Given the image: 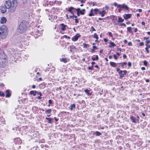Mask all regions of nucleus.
<instances>
[{"instance_id":"f257e3e1","label":"nucleus","mask_w":150,"mask_h":150,"mask_svg":"<svg viewBox=\"0 0 150 150\" xmlns=\"http://www.w3.org/2000/svg\"><path fill=\"white\" fill-rule=\"evenodd\" d=\"M18 0H13L12 2L6 1L5 4L6 7L9 9L10 12L13 13L16 9V8L18 4Z\"/></svg>"},{"instance_id":"f03ea898","label":"nucleus","mask_w":150,"mask_h":150,"mask_svg":"<svg viewBox=\"0 0 150 150\" xmlns=\"http://www.w3.org/2000/svg\"><path fill=\"white\" fill-rule=\"evenodd\" d=\"M27 25V23L25 21L22 22L19 26L18 31L21 33L25 32L26 28Z\"/></svg>"},{"instance_id":"7ed1b4c3","label":"nucleus","mask_w":150,"mask_h":150,"mask_svg":"<svg viewBox=\"0 0 150 150\" xmlns=\"http://www.w3.org/2000/svg\"><path fill=\"white\" fill-rule=\"evenodd\" d=\"M0 30L1 31L2 35L4 36V38L6 37L8 32L7 26L5 25H3L0 27Z\"/></svg>"},{"instance_id":"20e7f679","label":"nucleus","mask_w":150,"mask_h":150,"mask_svg":"<svg viewBox=\"0 0 150 150\" xmlns=\"http://www.w3.org/2000/svg\"><path fill=\"white\" fill-rule=\"evenodd\" d=\"M7 64V61L6 58H0V67H4Z\"/></svg>"},{"instance_id":"39448f33","label":"nucleus","mask_w":150,"mask_h":150,"mask_svg":"<svg viewBox=\"0 0 150 150\" xmlns=\"http://www.w3.org/2000/svg\"><path fill=\"white\" fill-rule=\"evenodd\" d=\"M127 71L126 70L124 71L120 70L118 72L120 78H123L125 75H126Z\"/></svg>"},{"instance_id":"423d86ee","label":"nucleus","mask_w":150,"mask_h":150,"mask_svg":"<svg viewBox=\"0 0 150 150\" xmlns=\"http://www.w3.org/2000/svg\"><path fill=\"white\" fill-rule=\"evenodd\" d=\"M38 93V95H40V96H42V93L40 92H38L36 91H32L30 92V93L33 94L34 96H35L36 93Z\"/></svg>"},{"instance_id":"0eeeda50","label":"nucleus","mask_w":150,"mask_h":150,"mask_svg":"<svg viewBox=\"0 0 150 150\" xmlns=\"http://www.w3.org/2000/svg\"><path fill=\"white\" fill-rule=\"evenodd\" d=\"M80 36V35L79 34H77L72 38V40L74 41H76L78 40Z\"/></svg>"},{"instance_id":"6e6552de","label":"nucleus","mask_w":150,"mask_h":150,"mask_svg":"<svg viewBox=\"0 0 150 150\" xmlns=\"http://www.w3.org/2000/svg\"><path fill=\"white\" fill-rule=\"evenodd\" d=\"M131 16L132 14H125L123 15V17L126 20L129 18L131 17Z\"/></svg>"},{"instance_id":"1a4fd4ad","label":"nucleus","mask_w":150,"mask_h":150,"mask_svg":"<svg viewBox=\"0 0 150 150\" xmlns=\"http://www.w3.org/2000/svg\"><path fill=\"white\" fill-rule=\"evenodd\" d=\"M106 13V12L105 10H103L102 11H99V14L102 17H104Z\"/></svg>"},{"instance_id":"9d476101","label":"nucleus","mask_w":150,"mask_h":150,"mask_svg":"<svg viewBox=\"0 0 150 150\" xmlns=\"http://www.w3.org/2000/svg\"><path fill=\"white\" fill-rule=\"evenodd\" d=\"M61 25L62 26V27L60 28L61 30L63 31L65 30L66 29V27L67 26L63 23H62L61 24Z\"/></svg>"},{"instance_id":"9b49d317","label":"nucleus","mask_w":150,"mask_h":150,"mask_svg":"<svg viewBox=\"0 0 150 150\" xmlns=\"http://www.w3.org/2000/svg\"><path fill=\"white\" fill-rule=\"evenodd\" d=\"M6 98H8L11 96V93L9 92V90H7L6 91Z\"/></svg>"},{"instance_id":"f8f14e48","label":"nucleus","mask_w":150,"mask_h":150,"mask_svg":"<svg viewBox=\"0 0 150 150\" xmlns=\"http://www.w3.org/2000/svg\"><path fill=\"white\" fill-rule=\"evenodd\" d=\"M6 21V19L5 17H2L1 19V22L2 23H5Z\"/></svg>"},{"instance_id":"ddd939ff","label":"nucleus","mask_w":150,"mask_h":150,"mask_svg":"<svg viewBox=\"0 0 150 150\" xmlns=\"http://www.w3.org/2000/svg\"><path fill=\"white\" fill-rule=\"evenodd\" d=\"M15 142L16 143L19 144L21 142V141L19 138H17L15 139Z\"/></svg>"},{"instance_id":"4468645a","label":"nucleus","mask_w":150,"mask_h":150,"mask_svg":"<svg viewBox=\"0 0 150 150\" xmlns=\"http://www.w3.org/2000/svg\"><path fill=\"white\" fill-rule=\"evenodd\" d=\"M70 52H74L75 49V46L73 45H72L70 46Z\"/></svg>"},{"instance_id":"2eb2a0df","label":"nucleus","mask_w":150,"mask_h":150,"mask_svg":"<svg viewBox=\"0 0 150 150\" xmlns=\"http://www.w3.org/2000/svg\"><path fill=\"white\" fill-rule=\"evenodd\" d=\"M110 65L112 67H115L117 66V64L116 63H115L111 62L110 63Z\"/></svg>"},{"instance_id":"dca6fc26","label":"nucleus","mask_w":150,"mask_h":150,"mask_svg":"<svg viewBox=\"0 0 150 150\" xmlns=\"http://www.w3.org/2000/svg\"><path fill=\"white\" fill-rule=\"evenodd\" d=\"M122 7L125 10H128L129 9V8L125 4H123L122 5Z\"/></svg>"},{"instance_id":"f3484780","label":"nucleus","mask_w":150,"mask_h":150,"mask_svg":"<svg viewBox=\"0 0 150 150\" xmlns=\"http://www.w3.org/2000/svg\"><path fill=\"white\" fill-rule=\"evenodd\" d=\"M110 45L109 46V47L110 48L111 47H114L116 45L114 43V42H110Z\"/></svg>"},{"instance_id":"a211bd4d","label":"nucleus","mask_w":150,"mask_h":150,"mask_svg":"<svg viewBox=\"0 0 150 150\" xmlns=\"http://www.w3.org/2000/svg\"><path fill=\"white\" fill-rule=\"evenodd\" d=\"M74 8L72 7H70L68 10V11L70 12L72 14L74 15V13L72 11V10L74 9Z\"/></svg>"},{"instance_id":"6ab92c4d","label":"nucleus","mask_w":150,"mask_h":150,"mask_svg":"<svg viewBox=\"0 0 150 150\" xmlns=\"http://www.w3.org/2000/svg\"><path fill=\"white\" fill-rule=\"evenodd\" d=\"M85 9H83L82 10H81L80 9V11H79V13L80 14L83 15L85 13Z\"/></svg>"},{"instance_id":"aec40b11","label":"nucleus","mask_w":150,"mask_h":150,"mask_svg":"<svg viewBox=\"0 0 150 150\" xmlns=\"http://www.w3.org/2000/svg\"><path fill=\"white\" fill-rule=\"evenodd\" d=\"M93 8H92L90 11V12L89 14V16H94V14L93 13Z\"/></svg>"},{"instance_id":"412c9836","label":"nucleus","mask_w":150,"mask_h":150,"mask_svg":"<svg viewBox=\"0 0 150 150\" xmlns=\"http://www.w3.org/2000/svg\"><path fill=\"white\" fill-rule=\"evenodd\" d=\"M45 118H46V119L48 120V122L49 123H51V124L52 123V120H53L52 118H50V117L48 118V117H46Z\"/></svg>"},{"instance_id":"4be33fe9","label":"nucleus","mask_w":150,"mask_h":150,"mask_svg":"<svg viewBox=\"0 0 150 150\" xmlns=\"http://www.w3.org/2000/svg\"><path fill=\"white\" fill-rule=\"evenodd\" d=\"M75 104H73L72 105H71L69 108L71 110H72L73 109L75 108Z\"/></svg>"},{"instance_id":"5701e85b","label":"nucleus","mask_w":150,"mask_h":150,"mask_svg":"<svg viewBox=\"0 0 150 150\" xmlns=\"http://www.w3.org/2000/svg\"><path fill=\"white\" fill-rule=\"evenodd\" d=\"M60 60L61 62H63L64 63H66L68 61L67 59L65 58L61 59Z\"/></svg>"},{"instance_id":"b1692460","label":"nucleus","mask_w":150,"mask_h":150,"mask_svg":"<svg viewBox=\"0 0 150 150\" xmlns=\"http://www.w3.org/2000/svg\"><path fill=\"white\" fill-rule=\"evenodd\" d=\"M131 119L132 120L133 122L136 123L137 122L136 118L134 117H131Z\"/></svg>"},{"instance_id":"393cba45","label":"nucleus","mask_w":150,"mask_h":150,"mask_svg":"<svg viewBox=\"0 0 150 150\" xmlns=\"http://www.w3.org/2000/svg\"><path fill=\"white\" fill-rule=\"evenodd\" d=\"M124 21V20L123 19H122L121 17H119L117 21L118 22L120 23L123 22Z\"/></svg>"},{"instance_id":"a878e982","label":"nucleus","mask_w":150,"mask_h":150,"mask_svg":"<svg viewBox=\"0 0 150 150\" xmlns=\"http://www.w3.org/2000/svg\"><path fill=\"white\" fill-rule=\"evenodd\" d=\"M121 64V67L123 68H124V66L127 65V63L126 62H123L120 63Z\"/></svg>"},{"instance_id":"bb28decb","label":"nucleus","mask_w":150,"mask_h":150,"mask_svg":"<svg viewBox=\"0 0 150 150\" xmlns=\"http://www.w3.org/2000/svg\"><path fill=\"white\" fill-rule=\"evenodd\" d=\"M84 91L86 94H87L88 95H90L91 94V93H90V91L88 89L84 90Z\"/></svg>"},{"instance_id":"cd10ccee","label":"nucleus","mask_w":150,"mask_h":150,"mask_svg":"<svg viewBox=\"0 0 150 150\" xmlns=\"http://www.w3.org/2000/svg\"><path fill=\"white\" fill-rule=\"evenodd\" d=\"M37 32H38V34H38V35L40 36V35L41 33V32H42V29H41L40 30H39L37 29Z\"/></svg>"},{"instance_id":"c85d7f7f","label":"nucleus","mask_w":150,"mask_h":150,"mask_svg":"<svg viewBox=\"0 0 150 150\" xmlns=\"http://www.w3.org/2000/svg\"><path fill=\"white\" fill-rule=\"evenodd\" d=\"M52 111V110L51 109H49L45 111V112L48 114H50Z\"/></svg>"},{"instance_id":"c756f323","label":"nucleus","mask_w":150,"mask_h":150,"mask_svg":"<svg viewBox=\"0 0 150 150\" xmlns=\"http://www.w3.org/2000/svg\"><path fill=\"white\" fill-rule=\"evenodd\" d=\"M83 47L84 48H87L89 47L88 45V44H86L85 43H83Z\"/></svg>"},{"instance_id":"7c9ffc66","label":"nucleus","mask_w":150,"mask_h":150,"mask_svg":"<svg viewBox=\"0 0 150 150\" xmlns=\"http://www.w3.org/2000/svg\"><path fill=\"white\" fill-rule=\"evenodd\" d=\"M76 10L77 12V15L78 16H80V14L79 13V11H80V8H78L76 9Z\"/></svg>"},{"instance_id":"2f4dec72","label":"nucleus","mask_w":150,"mask_h":150,"mask_svg":"<svg viewBox=\"0 0 150 150\" xmlns=\"http://www.w3.org/2000/svg\"><path fill=\"white\" fill-rule=\"evenodd\" d=\"M1 12L3 13H5L6 11V9L4 8H2L1 9Z\"/></svg>"},{"instance_id":"473e14b6","label":"nucleus","mask_w":150,"mask_h":150,"mask_svg":"<svg viewBox=\"0 0 150 150\" xmlns=\"http://www.w3.org/2000/svg\"><path fill=\"white\" fill-rule=\"evenodd\" d=\"M92 59L93 61H95L96 60H98V55H96V57L92 58Z\"/></svg>"},{"instance_id":"72a5a7b5","label":"nucleus","mask_w":150,"mask_h":150,"mask_svg":"<svg viewBox=\"0 0 150 150\" xmlns=\"http://www.w3.org/2000/svg\"><path fill=\"white\" fill-rule=\"evenodd\" d=\"M95 134H96V135L97 136H100L101 135V133L98 131L95 132Z\"/></svg>"},{"instance_id":"f704fd0d","label":"nucleus","mask_w":150,"mask_h":150,"mask_svg":"<svg viewBox=\"0 0 150 150\" xmlns=\"http://www.w3.org/2000/svg\"><path fill=\"white\" fill-rule=\"evenodd\" d=\"M127 30L129 31L130 33H132V28L130 27H127Z\"/></svg>"},{"instance_id":"c9c22d12","label":"nucleus","mask_w":150,"mask_h":150,"mask_svg":"<svg viewBox=\"0 0 150 150\" xmlns=\"http://www.w3.org/2000/svg\"><path fill=\"white\" fill-rule=\"evenodd\" d=\"M93 11H94V13H96V14H97V13L98 12H99V11H99V9L98 8L94 9L93 10Z\"/></svg>"},{"instance_id":"e433bc0d","label":"nucleus","mask_w":150,"mask_h":150,"mask_svg":"<svg viewBox=\"0 0 150 150\" xmlns=\"http://www.w3.org/2000/svg\"><path fill=\"white\" fill-rule=\"evenodd\" d=\"M94 38H96L97 39H98V35L96 34V33H95L94 34Z\"/></svg>"},{"instance_id":"4c0bfd02","label":"nucleus","mask_w":150,"mask_h":150,"mask_svg":"<svg viewBox=\"0 0 150 150\" xmlns=\"http://www.w3.org/2000/svg\"><path fill=\"white\" fill-rule=\"evenodd\" d=\"M96 2H94L91 1V2H90V4L91 5H92L93 6H94L95 5V4H96Z\"/></svg>"},{"instance_id":"58836bf2","label":"nucleus","mask_w":150,"mask_h":150,"mask_svg":"<svg viewBox=\"0 0 150 150\" xmlns=\"http://www.w3.org/2000/svg\"><path fill=\"white\" fill-rule=\"evenodd\" d=\"M5 96V94L4 93L0 91V96L4 97Z\"/></svg>"},{"instance_id":"ea45409f","label":"nucleus","mask_w":150,"mask_h":150,"mask_svg":"<svg viewBox=\"0 0 150 150\" xmlns=\"http://www.w3.org/2000/svg\"><path fill=\"white\" fill-rule=\"evenodd\" d=\"M143 63H144V65L145 66H146L148 62L144 60V61Z\"/></svg>"},{"instance_id":"a19ab883","label":"nucleus","mask_w":150,"mask_h":150,"mask_svg":"<svg viewBox=\"0 0 150 150\" xmlns=\"http://www.w3.org/2000/svg\"><path fill=\"white\" fill-rule=\"evenodd\" d=\"M93 66L92 65L91 67H88V69L89 70H92L93 69Z\"/></svg>"},{"instance_id":"79ce46f5","label":"nucleus","mask_w":150,"mask_h":150,"mask_svg":"<svg viewBox=\"0 0 150 150\" xmlns=\"http://www.w3.org/2000/svg\"><path fill=\"white\" fill-rule=\"evenodd\" d=\"M113 57L115 59H118V56H117V55L114 54L113 55Z\"/></svg>"},{"instance_id":"37998d69","label":"nucleus","mask_w":150,"mask_h":150,"mask_svg":"<svg viewBox=\"0 0 150 150\" xmlns=\"http://www.w3.org/2000/svg\"><path fill=\"white\" fill-rule=\"evenodd\" d=\"M91 28L92 29L91 30V31H96V30L95 29L93 28V26H92Z\"/></svg>"},{"instance_id":"c03bdc74","label":"nucleus","mask_w":150,"mask_h":150,"mask_svg":"<svg viewBox=\"0 0 150 150\" xmlns=\"http://www.w3.org/2000/svg\"><path fill=\"white\" fill-rule=\"evenodd\" d=\"M146 44H148L149 43H150V40H146L145 42Z\"/></svg>"},{"instance_id":"a18cd8bd","label":"nucleus","mask_w":150,"mask_h":150,"mask_svg":"<svg viewBox=\"0 0 150 150\" xmlns=\"http://www.w3.org/2000/svg\"><path fill=\"white\" fill-rule=\"evenodd\" d=\"M74 20L75 21V23H78L79 22V21L78 19H77L76 18H75L74 19Z\"/></svg>"},{"instance_id":"49530a36","label":"nucleus","mask_w":150,"mask_h":150,"mask_svg":"<svg viewBox=\"0 0 150 150\" xmlns=\"http://www.w3.org/2000/svg\"><path fill=\"white\" fill-rule=\"evenodd\" d=\"M145 49L146 50L147 53H149V50L148 48H147V47H145Z\"/></svg>"},{"instance_id":"de8ad7c7","label":"nucleus","mask_w":150,"mask_h":150,"mask_svg":"<svg viewBox=\"0 0 150 150\" xmlns=\"http://www.w3.org/2000/svg\"><path fill=\"white\" fill-rule=\"evenodd\" d=\"M144 45V42H141L139 44V46H143Z\"/></svg>"},{"instance_id":"09e8293b","label":"nucleus","mask_w":150,"mask_h":150,"mask_svg":"<svg viewBox=\"0 0 150 150\" xmlns=\"http://www.w3.org/2000/svg\"><path fill=\"white\" fill-rule=\"evenodd\" d=\"M145 45L146 46V47H147V48H150V45H149L147 44H146Z\"/></svg>"},{"instance_id":"8fccbe9b","label":"nucleus","mask_w":150,"mask_h":150,"mask_svg":"<svg viewBox=\"0 0 150 150\" xmlns=\"http://www.w3.org/2000/svg\"><path fill=\"white\" fill-rule=\"evenodd\" d=\"M149 38V37H144V40H148V39Z\"/></svg>"},{"instance_id":"3c124183","label":"nucleus","mask_w":150,"mask_h":150,"mask_svg":"<svg viewBox=\"0 0 150 150\" xmlns=\"http://www.w3.org/2000/svg\"><path fill=\"white\" fill-rule=\"evenodd\" d=\"M108 34L109 36H111V37H112V33L110 32H108Z\"/></svg>"},{"instance_id":"603ef678","label":"nucleus","mask_w":150,"mask_h":150,"mask_svg":"<svg viewBox=\"0 0 150 150\" xmlns=\"http://www.w3.org/2000/svg\"><path fill=\"white\" fill-rule=\"evenodd\" d=\"M122 25L124 26V27H125L126 26V25L124 23H121L120 24V25Z\"/></svg>"},{"instance_id":"864d4df0","label":"nucleus","mask_w":150,"mask_h":150,"mask_svg":"<svg viewBox=\"0 0 150 150\" xmlns=\"http://www.w3.org/2000/svg\"><path fill=\"white\" fill-rule=\"evenodd\" d=\"M48 103L50 104H51L52 103V100H48Z\"/></svg>"},{"instance_id":"5fc2aeb1","label":"nucleus","mask_w":150,"mask_h":150,"mask_svg":"<svg viewBox=\"0 0 150 150\" xmlns=\"http://www.w3.org/2000/svg\"><path fill=\"white\" fill-rule=\"evenodd\" d=\"M131 63L130 62H129L128 63V65L129 67H130L131 66Z\"/></svg>"},{"instance_id":"6e6d98bb","label":"nucleus","mask_w":150,"mask_h":150,"mask_svg":"<svg viewBox=\"0 0 150 150\" xmlns=\"http://www.w3.org/2000/svg\"><path fill=\"white\" fill-rule=\"evenodd\" d=\"M128 45L129 46H132V43L131 42H129L128 43Z\"/></svg>"},{"instance_id":"4d7b16f0","label":"nucleus","mask_w":150,"mask_h":150,"mask_svg":"<svg viewBox=\"0 0 150 150\" xmlns=\"http://www.w3.org/2000/svg\"><path fill=\"white\" fill-rule=\"evenodd\" d=\"M127 56L125 54H124L123 55V58L124 59H126L127 57Z\"/></svg>"},{"instance_id":"13d9d810","label":"nucleus","mask_w":150,"mask_h":150,"mask_svg":"<svg viewBox=\"0 0 150 150\" xmlns=\"http://www.w3.org/2000/svg\"><path fill=\"white\" fill-rule=\"evenodd\" d=\"M138 11L139 12H141L142 11V10L141 9H139L138 10Z\"/></svg>"},{"instance_id":"bf43d9fd","label":"nucleus","mask_w":150,"mask_h":150,"mask_svg":"<svg viewBox=\"0 0 150 150\" xmlns=\"http://www.w3.org/2000/svg\"><path fill=\"white\" fill-rule=\"evenodd\" d=\"M141 69L142 70H145V67H143L141 68Z\"/></svg>"},{"instance_id":"052dcab7","label":"nucleus","mask_w":150,"mask_h":150,"mask_svg":"<svg viewBox=\"0 0 150 150\" xmlns=\"http://www.w3.org/2000/svg\"><path fill=\"white\" fill-rule=\"evenodd\" d=\"M116 70L117 72H119L120 70V69L119 68H117Z\"/></svg>"},{"instance_id":"680f3d73","label":"nucleus","mask_w":150,"mask_h":150,"mask_svg":"<svg viewBox=\"0 0 150 150\" xmlns=\"http://www.w3.org/2000/svg\"><path fill=\"white\" fill-rule=\"evenodd\" d=\"M104 41L105 42H107L108 41V39L106 38H104Z\"/></svg>"},{"instance_id":"e2e57ef3","label":"nucleus","mask_w":150,"mask_h":150,"mask_svg":"<svg viewBox=\"0 0 150 150\" xmlns=\"http://www.w3.org/2000/svg\"><path fill=\"white\" fill-rule=\"evenodd\" d=\"M137 28H135L134 29V32L136 33L137 32Z\"/></svg>"},{"instance_id":"0e129e2a","label":"nucleus","mask_w":150,"mask_h":150,"mask_svg":"<svg viewBox=\"0 0 150 150\" xmlns=\"http://www.w3.org/2000/svg\"><path fill=\"white\" fill-rule=\"evenodd\" d=\"M114 5L115 6H117L118 4H117V3H116V2H115V3H114Z\"/></svg>"},{"instance_id":"69168bd1","label":"nucleus","mask_w":150,"mask_h":150,"mask_svg":"<svg viewBox=\"0 0 150 150\" xmlns=\"http://www.w3.org/2000/svg\"><path fill=\"white\" fill-rule=\"evenodd\" d=\"M93 49H97V47L96 46H93Z\"/></svg>"},{"instance_id":"338daca9","label":"nucleus","mask_w":150,"mask_h":150,"mask_svg":"<svg viewBox=\"0 0 150 150\" xmlns=\"http://www.w3.org/2000/svg\"><path fill=\"white\" fill-rule=\"evenodd\" d=\"M142 25H145V23L144 22H142Z\"/></svg>"},{"instance_id":"774afa93","label":"nucleus","mask_w":150,"mask_h":150,"mask_svg":"<svg viewBox=\"0 0 150 150\" xmlns=\"http://www.w3.org/2000/svg\"><path fill=\"white\" fill-rule=\"evenodd\" d=\"M91 52L92 53H93L94 52V50L93 49H92L91 50Z\"/></svg>"}]
</instances>
